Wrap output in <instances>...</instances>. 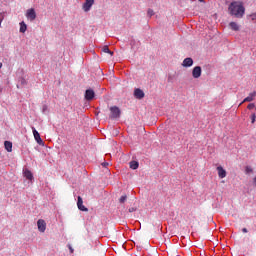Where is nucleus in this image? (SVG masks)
I'll use <instances>...</instances> for the list:
<instances>
[{
  "instance_id": "16",
  "label": "nucleus",
  "mask_w": 256,
  "mask_h": 256,
  "mask_svg": "<svg viewBox=\"0 0 256 256\" xmlns=\"http://www.w3.org/2000/svg\"><path fill=\"white\" fill-rule=\"evenodd\" d=\"M229 27L230 29H232V31H239L240 29L239 24H237L236 22H230Z\"/></svg>"
},
{
  "instance_id": "5",
  "label": "nucleus",
  "mask_w": 256,
  "mask_h": 256,
  "mask_svg": "<svg viewBox=\"0 0 256 256\" xmlns=\"http://www.w3.org/2000/svg\"><path fill=\"white\" fill-rule=\"evenodd\" d=\"M37 227H38V231H40V233H45V229H47V223H45V220L39 219L37 221Z\"/></svg>"
},
{
  "instance_id": "2",
  "label": "nucleus",
  "mask_w": 256,
  "mask_h": 256,
  "mask_svg": "<svg viewBox=\"0 0 256 256\" xmlns=\"http://www.w3.org/2000/svg\"><path fill=\"white\" fill-rule=\"evenodd\" d=\"M121 117V110L117 106L110 107V119H119Z\"/></svg>"
},
{
  "instance_id": "23",
  "label": "nucleus",
  "mask_w": 256,
  "mask_h": 256,
  "mask_svg": "<svg viewBox=\"0 0 256 256\" xmlns=\"http://www.w3.org/2000/svg\"><path fill=\"white\" fill-rule=\"evenodd\" d=\"M250 119H251V123L252 124L255 123V121H256V114L255 113L251 114Z\"/></svg>"
},
{
  "instance_id": "26",
  "label": "nucleus",
  "mask_w": 256,
  "mask_h": 256,
  "mask_svg": "<svg viewBox=\"0 0 256 256\" xmlns=\"http://www.w3.org/2000/svg\"><path fill=\"white\" fill-rule=\"evenodd\" d=\"M68 249H69L70 253L74 252L73 247H71V245H68Z\"/></svg>"
},
{
  "instance_id": "19",
  "label": "nucleus",
  "mask_w": 256,
  "mask_h": 256,
  "mask_svg": "<svg viewBox=\"0 0 256 256\" xmlns=\"http://www.w3.org/2000/svg\"><path fill=\"white\" fill-rule=\"evenodd\" d=\"M25 31H27V24H25L24 22L20 23V33H25Z\"/></svg>"
},
{
  "instance_id": "3",
  "label": "nucleus",
  "mask_w": 256,
  "mask_h": 256,
  "mask_svg": "<svg viewBox=\"0 0 256 256\" xmlns=\"http://www.w3.org/2000/svg\"><path fill=\"white\" fill-rule=\"evenodd\" d=\"M32 133L34 136L35 141L38 143V145H43V140L41 139V134L35 129V127H32Z\"/></svg>"
},
{
  "instance_id": "13",
  "label": "nucleus",
  "mask_w": 256,
  "mask_h": 256,
  "mask_svg": "<svg viewBox=\"0 0 256 256\" xmlns=\"http://www.w3.org/2000/svg\"><path fill=\"white\" fill-rule=\"evenodd\" d=\"M183 67H192L193 66V58H185L182 63Z\"/></svg>"
},
{
  "instance_id": "6",
  "label": "nucleus",
  "mask_w": 256,
  "mask_h": 256,
  "mask_svg": "<svg viewBox=\"0 0 256 256\" xmlns=\"http://www.w3.org/2000/svg\"><path fill=\"white\" fill-rule=\"evenodd\" d=\"M202 69L201 66H195L192 70V76L194 79H199L201 77Z\"/></svg>"
},
{
  "instance_id": "32",
  "label": "nucleus",
  "mask_w": 256,
  "mask_h": 256,
  "mask_svg": "<svg viewBox=\"0 0 256 256\" xmlns=\"http://www.w3.org/2000/svg\"><path fill=\"white\" fill-rule=\"evenodd\" d=\"M199 1H203V0H199Z\"/></svg>"
},
{
  "instance_id": "24",
  "label": "nucleus",
  "mask_w": 256,
  "mask_h": 256,
  "mask_svg": "<svg viewBox=\"0 0 256 256\" xmlns=\"http://www.w3.org/2000/svg\"><path fill=\"white\" fill-rule=\"evenodd\" d=\"M247 109H249V110L255 109V104L254 103L248 104Z\"/></svg>"
},
{
  "instance_id": "14",
  "label": "nucleus",
  "mask_w": 256,
  "mask_h": 256,
  "mask_svg": "<svg viewBox=\"0 0 256 256\" xmlns=\"http://www.w3.org/2000/svg\"><path fill=\"white\" fill-rule=\"evenodd\" d=\"M24 177H26V179H28V181H33V173L30 172L29 169L24 170Z\"/></svg>"
},
{
  "instance_id": "15",
  "label": "nucleus",
  "mask_w": 256,
  "mask_h": 256,
  "mask_svg": "<svg viewBox=\"0 0 256 256\" xmlns=\"http://www.w3.org/2000/svg\"><path fill=\"white\" fill-rule=\"evenodd\" d=\"M4 146L8 153H11V151H13V143H11L10 141H5Z\"/></svg>"
},
{
  "instance_id": "10",
  "label": "nucleus",
  "mask_w": 256,
  "mask_h": 256,
  "mask_svg": "<svg viewBox=\"0 0 256 256\" xmlns=\"http://www.w3.org/2000/svg\"><path fill=\"white\" fill-rule=\"evenodd\" d=\"M217 171L220 179H225V177H227V171L223 169V166H218Z\"/></svg>"
},
{
  "instance_id": "28",
  "label": "nucleus",
  "mask_w": 256,
  "mask_h": 256,
  "mask_svg": "<svg viewBox=\"0 0 256 256\" xmlns=\"http://www.w3.org/2000/svg\"><path fill=\"white\" fill-rule=\"evenodd\" d=\"M251 17H252V21H255V19H256V14H252Z\"/></svg>"
},
{
  "instance_id": "11",
  "label": "nucleus",
  "mask_w": 256,
  "mask_h": 256,
  "mask_svg": "<svg viewBox=\"0 0 256 256\" xmlns=\"http://www.w3.org/2000/svg\"><path fill=\"white\" fill-rule=\"evenodd\" d=\"M93 3H95V0H86L83 4V10L86 12L90 11L91 7H93Z\"/></svg>"
},
{
  "instance_id": "8",
  "label": "nucleus",
  "mask_w": 256,
  "mask_h": 256,
  "mask_svg": "<svg viewBox=\"0 0 256 256\" xmlns=\"http://www.w3.org/2000/svg\"><path fill=\"white\" fill-rule=\"evenodd\" d=\"M256 97V92L250 93L243 101L240 103V105H243V103H251V101H254Z\"/></svg>"
},
{
  "instance_id": "9",
  "label": "nucleus",
  "mask_w": 256,
  "mask_h": 256,
  "mask_svg": "<svg viewBox=\"0 0 256 256\" xmlns=\"http://www.w3.org/2000/svg\"><path fill=\"white\" fill-rule=\"evenodd\" d=\"M134 97L136 99H143L145 97V92H143V90H141L140 88H136L134 90Z\"/></svg>"
},
{
  "instance_id": "18",
  "label": "nucleus",
  "mask_w": 256,
  "mask_h": 256,
  "mask_svg": "<svg viewBox=\"0 0 256 256\" xmlns=\"http://www.w3.org/2000/svg\"><path fill=\"white\" fill-rule=\"evenodd\" d=\"M102 51H103V53H108L109 55H111V57H113V51H111V50L109 49V46H104V47L102 48Z\"/></svg>"
},
{
  "instance_id": "25",
  "label": "nucleus",
  "mask_w": 256,
  "mask_h": 256,
  "mask_svg": "<svg viewBox=\"0 0 256 256\" xmlns=\"http://www.w3.org/2000/svg\"><path fill=\"white\" fill-rule=\"evenodd\" d=\"M137 209H135L134 207H132V208H129V213H133V212H135Z\"/></svg>"
},
{
  "instance_id": "20",
  "label": "nucleus",
  "mask_w": 256,
  "mask_h": 256,
  "mask_svg": "<svg viewBox=\"0 0 256 256\" xmlns=\"http://www.w3.org/2000/svg\"><path fill=\"white\" fill-rule=\"evenodd\" d=\"M245 173L246 175H250V173H253V168L251 166H246Z\"/></svg>"
},
{
  "instance_id": "22",
  "label": "nucleus",
  "mask_w": 256,
  "mask_h": 256,
  "mask_svg": "<svg viewBox=\"0 0 256 256\" xmlns=\"http://www.w3.org/2000/svg\"><path fill=\"white\" fill-rule=\"evenodd\" d=\"M147 15H148L149 17H153V15H155V12L153 11V9H148Z\"/></svg>"
},
{
  "instance_id": "21",
  "label": "nucleus",
  "mask_w": 256,
  "mask_h": 256,
  "mask_svg": "<svg viewBox=\"0 0 256 256\" xmlns=\"http://www.w3.org/2000/svg\"><path fill=\"white\" fill-rule=\"evenodd\" d=\"M127 201V195H123L119 199V203H125Z\"/></svg>"
},
{
  "instance_id": "1",
  "label": "nucleus",
  "mask_w": 256,
  "mask_h": 256,
  "mask_svg": "<svg viewBox=\"0 0 256 256\" xmlns=\"http://www.w3.org/2000/svg\"><path fill=\"white\" fill-rule=\"evenodd\" d=\"M228 9L230 15H234V17H237V19H241L245 15V7L241 3L232 2Z\"/></svg>"
},
{
  "instance_id": "4",
  "label": "nucleus",
  "mask_w": 256,
  "mask_h": 256,
  "mask_svg": "<svg viewBox=\"0 0 256 256\" xmlns=\"http://www.w3.org/2000/svg\"><path fill=\"white\" fill-rule=\"evenodd\" d=\"M26 17L30 21H35V19H37V13H35V9H33V8L28 9L26 12Z\"/></svg>"
},
{
  "instance_id": "17",
  "label": "nucleus",
  "mask_w": 256,
  "mask_h": 256,
  "mask_svg": "<svg viewBox=\"0 0 256 256\" xmlns=\"http://www.w3.org/2000/svg\"><path fill=\"white\" fill-rule=\"evenodd\" d=\"M129 165H130V169H134V170L139 169V162L137 161H131Z\"/></svg>"
},
{
  "instance_id": "27",
  "label": "nucleus",
  "mask_w": 256,
  "mask_h": 256,
  "mask_svg": "<svg viewBox=\"0 0 256 256\" xmlns=\"http://www.w3.org/2000/svg\"><path fill=\"white\" fill-rule=\"evenodd\" d=\"M242 233H249V231L247 230V228H243Z\"/></svg>"
},
{
  "instance_id": "7",
  "label": "nucleus",
  "mask_w": 256,
  "mask_h": 256,
  "mask_svg": "<svg viewBox=\"0 0 256 256\" xmlns=\"http://www.w3.org/2000/svg\"><path fill=\"white\" fill-rule=\"evenodd\" d=\"M85 99L86 101H93V99H95V91H93V89L86 90Z\"/></svg>"
},
{
  "instance_id": "29",
  "label": "nucleus",
  "mask_w": 256,
  "mask_h": 256,
  "mask_svg": "<svg viewBox=\"0 0 256 256\" xmlns=\"http://www.w3.org/2000/svg\"><path fill=\"white\" fill-rule=\"evenodd\" d=\"M108 165H109V163H107V162L102 163V167H107Z\"/></svg>"
},
{
  "instance_id": "12",
  "label": "nucleus",
  "mask_w": 256,
  "mask_h": 256,
  "mask_svg": "<svg viewBox=\"0 0 256 256\" xmlns=\"http://www.w3.org/2000/svg\"><path fill=\"white\" fill-rule=\"evenodd\" d=\"M77 207L80 211H88L87 207L83 205V198H81V196H78Z\"/></svg>"
},
{
  "instance_id": "31",
  "label": "nucleus",
  "mask_w": 256,
  "mask_h": 256,
  "mask_svg": "<svg viewBox=\"0 0 256 256\" xmlns=\"http://www.w3.org/2000/svg\"><path fill=\"white\" fill-rule=\"evenodd\" d=\"M3 67V63L0 62V69Z\"/></svg>"
},
{
  "instance_id": "30",
  "label": "nucleus",
  "mask_w": 256,
  "mask_h": 256,
  "mask_svg": "<svg viewBox=\"0 0 256 256\" xmlns=\"http://www.w3.org/2000/svg\"><path fill=\"white\" fill-rule=\"evenodd\" d=\"M1 23H3V18H0V27H1Z\"/></svg>"
}]
</instances>
